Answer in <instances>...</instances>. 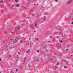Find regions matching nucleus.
I'll return each instance as SVG.
<instances>
[{
    "instance_id": "obj_1",
    "label": "nucleus",
    "mask_w": 73,
    "mask_h": 73,
    "mask_svg": "<svg viewBox=\"0 0 73 73\" xmlns=\"http://www.w3.org/2000/svg\"><path fill=\"white\" fill-rule=\"evenodd\" d=\"M47 47V46L46 45H45V46H43L44 48L45 49V50L46 51V53H48V50L47 49H46V47Z\"/></svg>"
},
{
    "instance_id": "obj_2",
    "label": "nucleus",
    "mask_w": 73,
    "mask_h": 73,
    "mask_svg": "<svg viewBox=\"0 0 73 73\" xmlns=\"http://www.w3.org/2000/svg\"><path fill=\"white\" fill-rule=\"evenodd\" d=\"M72 3V0H70L67 1V4H70Z\"/></svg>"
},
{
    "instance_id": "obj_3",
    "label": "nucleus",
    "mask_w": 73,
    "mask_h": 73,
    "mask_svg": "<svg viewBox=\"0 0 73 73\" xmlns=\"http://www.w3.org/2000/svg\"><path fill=\"white\" fill-rule=\"evenodd\" d=\"M12 40H13V41H14V43H17V40H16V39H15V40L14 39H12Z\"/></svg>"
},
{
    "instance_id": "obj_4",
    "label": "nucleus",
    "mask_w": 73,
    "mask_h": 73,
    "mask_svg": "<svg viewBox=\"0 0 73 73\" xmlns=\"http://www.w3.org/2000/svg\"><path fill=\"white\" fill-rule=\"evenodd\" d=\"M0 3H1V4H4V2H3V0H1L0 1Z\"/></svg>"
},
{
    "instance_id": "obj_5",
    "label": "nucleus",
    "mask_w": 73,
    "mask_h": 73,
    "mask_svg": "<svg viewBox=\"0 0 73 73\" xmlns=\"http://www.w3.org/2000/svg\"><path fill=\"white\" fill-rule=\"evenodd\" d=\"M21 25L22 27H24L25 25V23L22 24Z\"/></svg>"
},
{
    "instance_id": "obj_6",
    "label": "nucleus",
    "mask_w": 73,
    "mask_h": 73,
    "mask_svg": "<svg viewBox=\"0 0 73 73\" xmlns=\"http://www.w3.org/2000/svg\"><path fill=\"white\" fill-rule=\"evenodd\" d=\"M13 48H14V47L11 46L10 48V49H13Z\"/></svg>"
},
{
    "instance_id": "obj_7",
    "label": "nucleus",
    "mask_w": 73,
    "mask_h": 73,
    "mask_svg": "<svg viewBox=\"0 0 73 73\" xmlns=\"http://www.w3.org/2000/svg\"><path fill=\"white\" fill-rule=\"evenodd\" d=\"M35 40H36V41H38V38H37L36 37H35Z\"/></svg>"
},
{
    "instance_id": "obj_8",
    "label": "nucleus",
    "mask_w": 73,
    "mask_h": 73,
    "mask_svg": "<svg viewBox=\"0 0 73 73\" xmlns=\"http://www.w3.org/2000/svg\"><path fill=\"white\" fill-rule=\"evenodd\" d=\"M37 16V17H39V16H40V15H38V14H37L36 15Z\"/></svg>"
},
{
    "instance_id": "obj_9",
    "label": "nucleus",
    "mask_w": 73,
    "mask_h": 73,
    "mask_svg": "<svg viewBox=\"0 0 73 73\" xmlns=\"http://www.w3.org/2000/svg\"><path fill=\"white\" fill-rule=\"evenodd\" d=\"M46 17H44V21H46Z\"/></svg>"
},
{
    "instance_id": "obj_10",
    "label": "nucleus",
    "mask_w": 73,
    "mask_h": 73,
    "mask_svg": "<svg viewBox=\"0 0 73 73\" xmlns=\"http://www.w3.org/2000/svg\"><path fill=\"white\" fill-rule=\"evenodd\" d=\"M16 6L17 7H19V5L17 4Z\"/></svg>"
},
{
    "instance_id": "obj_11",
    "label": "nucleus",
    "mask_w": 73,
    "mask_h": 73,
    "mask_svg": "<svg viewBox=\"0 0 73 73\" xmlns=\"http://www.w3.org/2000/svg\"><path fill=\"white\" fill-rule=\"evenodd\" d=\"M59 41H60V42H61V43H62V40L60 41V40H59Z\"/></svg>"
},
{
    "instance_id": "obj_12",
    "label": "nucleus",
    "mask_w": 73,
    "mask_h": 73,
    "mask_svg": "<svg viewBox=\"0 0 73 73\" xmlns=\"http://www.w3.org/2000/svg\"><path fill=\"white\" fill-rule=\"evenodd\" d=\"M65 34H64L62 36V37H65Z\"/></svg>"
},
{
    "instance_id": "obj_13",
    "label": "nucleus",
    "mask_w": 73,
    "mask_h": 73,
    "mask_svg": "<svg viewBox=\"0 0 73 73\" xmlns=\"http://www.w3.org/2000/svg\"><path fill=\"white\" fill-rule=\"evenodd\" d=\"M16 29L17 30H19V28H17Z\"/></svg>"
},
{
    "instance_id": "obj_14",
    "label": "nucleus",
    "mask_w": 73,
    "mask_h": 73,
    "mask_svg": "<svg viewBox=\"0 0 73 73\" xmlns=\"http://www.w3.org/2000/svg\"><path fill=\"white\" fill-rule=\"evenodd\" d=\"M8 16V15H7V14H5V17L6 16Z\"/></svg>"
},
{
    "instance_id": "obj_15",
    "label": "nucleus",
    "mask_w": 73,
    "mask_h": 73,
    "mask_svg": "<svg viewBox=\"0 0 73 73\" xmlns=\"http://www.w3.org/2000/svg\"><path fill=\"white\" fill-rule=\"evenodd\" d=\"M68 50H68V49H66L65 51H68Z\"/></svg>"
},
{
    "instance_id": "obj_16",
    "label": "nucleus",
    "mask_w": 73,
    "mask_h": 73,
    "mask_svg": "<svg viewBox=\"0 0 73 73\" xmlns=\"http://www.w3.org/2000/svg\"><path fill=\"white\" fill-rule=\"evenodd\" d=\"M26 59V57H25L24 58V60H25Z\"/></svg>"
},
{
    "instance_id": "obj_17",
    "label": "nucleus",
    "mask_w": 73,
    "mask_h": 73,
    "mask_svg": "<svg viewBox=\"0 0 73 73\" xmlns=\"http://www.w3.org/2000/svg\"><path fill=\"white\" fill-rule=\"evenodd\" d=\"M24 64H25V63L24 62H23L22 63V65H24Z\"/></svg>"
},
{
    "instance_id": "obj_18",
    "label": "nucleus",
    "mask_w": 73,
    "mask_h": 73,
    "mask_svg": "<svg viewBox=\"0 0 73 73\" xmlns=\"http://www.w3.org/2000/svg\"><path fill=\"white\" fill-rule=\"evenodd\" d=\"M15 2L16 3H17V2H18V1L17 0H15Z\"/></svg>"
},
{
    "instance_id": "obj_19",
    "label": "nucleus",
    "mask_w": 73,
    "mask_h": 73,
    "mask_svg": "<svg viewBox=\"0 0 73 73\" xmlns=\"http://www.w3.org/2000/svg\"><path fill=\"white\" fill-rule=\"evenodd\" d=\"M53 58V57H52L51 58H49V60H52Z\"/></svg>"
},
{
    "instance_id": "obj_20",
    "label": "nucleus",
    "mask_w": 73,
    "mask_h": 73,
    "mask_svg": "<svg viewBox=\"0 0 73 73\" xmlns=\"http://www.w3.org/2000/svg\"><path fill=\"white\" fill-rule=\"evenodd\" d=\"M25 60H24L23 61V62H24L25 63Z\"/></svg>"
},
{
    "instance_id": "obj_21",
    "label": "nucleus",
    "mask_w": 73,
    "mask_h": 73,
    "mask_svg": "<svg viewBox=\"0 0 73 73\" xmlns=\"http://www.w3.org/2000/svg\"><path fill=\"white\" fill-rule=\"evenodd\" d=\"M46 56V55H43V57H45Z\"/></svg>"
},
{
    "instance_id": "obj_22",
    "label": "nucleus",
    "mask_w": 73,
    "mask_h": 73,
    "mask_svg": "<svg viewBox=\"0 0 73 73\" xmlns=\"http://www.w3.org/2000/svg\"><path fill=\"white\" fill-rule=\"evenodd\" d=\"M29 68H30L31 67V66H30V65H29Z\"/></svg>"
},
{
    "instance_id": "obj_23",
    "label": "nucleus",
    "mask_w": 73,
    "mask_h": 73,
    "mask_svg": "<svg viewBox=\"0 0 73 73\" xmlns=\"http://www.w3.org/2000/svg\"><path fill=\"white\" fill-rule=\"evenodd\" d=\"M59 65V63H57V65Z\"/></svg>"
},
{
    "instance_id": "obj_24",
    "label": "nucleus",
    "mask_w": 73,
    "mask_h": 73,
    "mask_svg": "<svg viewBox=\"0 0 73 73\" xmlns=\"http://www.w3.org/2000/svg\"><path fill=\"white\" fill-rule=\"evenodd\" d=\"M23 42V40H21L20 41V42H21H21Z\"/></svg>"
},
{
    "instance_id": "obj_25",
    "label": "nucleus",
    "mask_w": 73,
    "mask_h": 73,
    "mask_svg": "<svg viewBox=\"0 0 73 73\" xmlns=\"http://www.w3.org/2000/svg\"><path fill=\"white\" fill-rule=\"evenodd\" d=\"M28 51H29V53L30 52V49H29L28 50Z\"/></svg>"
},
{
    "instance_id": "obj_26",
    "label": "nucleus",
    "mask_w": 73,
    "mask_h": 73,
    "mask_svg": "<svg viewBox=\"0 0 73 73\" xmlns=\"http://www.w3.org/2000/svg\"><path fill=\"white\" fill-rule=\"evenodd\" d=\"M37 24L36 23L35 25V26L36 27L37 26Z\"/></svg>"
},
{
    "instance_id": "obj_27",
    "label": "nucleus",
    "mask_w": 73,
    "mask_h": 73,
    "mask_svg": "<svg viewBox=\"0 0 73 73\" xmlns=\"http://www.w3.org/2000/svg\"><path fill=\"white\" fill-rule=\"evenodd\" d=\"M58 0H55V1L56 2H57V1H58Z\"/></svg>"
},
{
    "instance_id": "obj_28",
    "label": "nucleus",
    "mask_w": 73,
    "mask_h": 73,
    "mask_svg": "<svg viewBox=\"0 0 73 73\" xmlns=\"http://www.w3.org/2000/svg\"><path fill=\"white\" fill-rule=\"evenodd\" d=\"M12 7H14V6L13 5H12Z\"/></svg>"
},
{
    "instance_id": "obj_29",
    "label": "nucleus",
    "mask_w": 73,
    "mask_h": 73,
    "mask_svg": "<svg viewBox=\"0 0 73 73\" xmlns=\"http://www.w3.org/2000/svg\"><path fill=\"white\" fill-rule=\"evenodd\" d=\"M18 54H21V53H19V52H18Z\"/></svg>"
},
{
    "instance_id": "obj_30",
    "label": "nucleus",
    "mask_w": 73,
    "mask_h": 73,
    "mask_svg": "<svg viewBox=\"0 0 73 73\" xmlns=\"http://www.w3.org/2000/svg\"><path fill=\"white\" fill-rule=\"evenodd\" d=\"M57 38H59V36H56Z\"/></svg>"
},
{
    "instance_id": "obj_31",
    "label": "nucleus",
    "mask_w": 73,
    "mask_h": 73,
    "mask_svg": "<svg viewBox=\"0 0 73 73\" xmlns=\"http://www.w3.org/2000/svg\"><path fill=\"white\" fill-rule=\"evenodd\" d=\"M64 68H67V67H66V66H64Z\"/></svg>"
},
{
    "instance_id": "obj_32",
    "label": "nucleus",
    "mask_w": 73,
    "mask_h": 73,
    "mask_svg": "<svg viewBox=\"0 0 73 73\" xmlns=\"http://www.w3.org/2000/svg\"><path fill=\"white\" fill-rule=\"evenodd\" d=\"M72 24H73V22H71Z\"/></svg>"
},
{
    "instance_id": "obj_33",
    "label": "nucleus",
    "mask_w": 73,
    "mask_h": 73,
    "mask_svg": "<svg viewBox=\"0 0 73 73\" xmlns=\"http://www.w3.org/2000/svg\"><path fill=\"white\" fill-rule=\"evenodd\" d=\"M32 16H35V15L34 14H32Z\"/></svg>"
},
{
    "instance_id": "obj_34",
    "label": "nucleus",
    "mask_w": 73,
    "mask_h": 73,
    "mask_svg": "<svg viewBox=\"0 0 73 73\" xmlns=\"http://www.w3.org/2000/svg\"><path fill=\"white\" fill-rule=\"evenodd\" d=\"M30 27L31 28L32 27V25H30Z\"/></svg>"
},
{
    "instance_id": "obj_35",
    "label": "nucleus",
    "mask_w": 73,
    "mask_h": 73,
    "mask_svg": "<svg viewBox=\"0 0 73 73\" xmlns=\"http://www.w3.org/2000/svg\"><path fill=\"white\" fill-rule=\"evenodd\" d=\"M42 8H44V7H42Z\"/></svg>"
},
{
    "instance_id": "obj_36",
    "label": "nucleus",
    "mask_w": 73,
    "mask_h": 73,
    "mask_svg": "<svg viewBox=\"0 0 73 73\" xmlns=\"http://www.w3.org/2000/svg\"><path fill=\"white\" fill-rule=\"evenodd\" d=\"M37 52H39V51L38 50H37Z\"/></svg>"
},
{
    "instance_id": "obj_37",
    "label": "nucleus",
    "mask_w": 73,
    "mask_h": 73,
    "mask_svg": "<svg viewBox=\"0 0 73 73\" xmlns=\"http://www.w3.org/2000/svg\"><path fill=\"white\" fill-rule=\"evenodd\" d=\"M4 33H7V32H4Z\"/></svg>"
},
{
    "instance_id": "obj_38",
    "label": "nucleus",
    "mask_w": 73,
    "mask_h": 73,
    "mask_svg": "<svg viewBox=\"0 0 73 73\" xmlns=\"http://www.w3.org/2000/svg\"><path fill=\"white\" fill-rule=\"evenodd\" d=\"M0 61H1V58H0Z\"/></svg>"
},
{
    "instance_id": "obj_39",
    "label": "nucleus",
    "mask_w": 73,
    "mask_h": 73,
    "mask_svg": "<svg viewBox=\"0 0 73 73\" xmlns=\"http://www.w3.org/2000/svg\"><path fill=\"white\" fill-rule=\"evenodd\" d=\"M26 53H29V52L26 51Z\"/></svg>"
},
{
    "instance_id": "obj_40",
    "label": "nucleus",
    "mask_w": 73,
    "mask_h": 73,
    "mask_svg": "<svg viewBox=\"0 0 73 73\" xmlns=\"http://www.w3.org/2000/svg\"><path fill=\"white\" fill-rule=\"evenodd\" d=\"M18 70L17 69V70H16V71L17 72V71Z\"/></svg>"
},
{
    "instance_id": "obj_41",
    "label": "nucleus",
    "mask_w": 73,
    "mask_h": 73,
    "mask_svg": "<svg viewBox=\"0 0 73 73\" xmlns=\"http://www.w3.org/2000/svg\"><path fill=\"white\" fill-rule=\"evenodd\" d=\"M29 4H31V2H29Z\"/></svg>"
},
{
    "instance_id": "obj_42",
    "label": "nucleus",
    "mask_w": 73,
    "mask_h": 73,
    "mask_svg": "<svg viewBox=\"0 0 73 73\" xmlns=\"http://www.w3.org/2000/svg\"><path fill=\"white\" fill-rule=\"evenodd\" d=\"M11 56L9 55V57H11Z\"/></svg>"
},
{
    "instance_id": "obj_43",
    "label": "nucleus",
    "mask_w": 73,
    "mask_h": 73,
    "mask_svg": "<svg viewBox=\"0 0 73 73\" xmlns=\"http://www.w3.org/2000/svg\"><path fill=\"white\" fill-rule=\"evenodd\" d=\"M45 60H46V58H45Z\"/></svg>"
},
{
    "instance_id": "obj_44",
    "label": "nucleus",
    "mask_w": 73,
    "mask_h": 73,
    "mask_svg": "<svg viewBox=\"0 0 73 73\" xmlns=\"http://www.w3.org/2000/svg\"><path fill=\"white\" fill-rule=\"evenodd\" d=\"M7 51V50H5V52H6V51Z\"/></svg>"
},
{
    "instance_id": "obj_45",
    "label": "nucleus",
    "mask_w": 73,
    "mask_h": 73,
    "mask_svg": "<svg viewBox=\"0 0 73 73\" xmlns=\"http://www.w3.org/2000/svg\"><path fill=\"white\" fill-rule=\"evenodd\" d=\"M37 5H38V4H36V7L37 6Z\"/></svg>"
},
{
    "instance_id": "obj_46",
    "label": "nucleus",
    "mask_w": 73,
    "mask_h": 73,
    "mask_svg": "<svg viewBox=\"0 0 73 73\" xmlns=\"http://www.w3.org/2000/svg\"><path fill=\"white\" fill-rule=\"evenodd\" d=\"M48 42H50V41H48Z\"/></svg>"
},
{
    "instance_id": "obj_47",
    "label": "nucleus",
    "mask_w": 73,
    "mask_h": 73,
    "mask_svg": "<svg viewBox=\"0 0 73 73\" xmlns=\"http://www.w3.org/2000/svg\"><path fill=\"white\" fill-rule=\"evenodd\" d=\"M50 38L52 37V36H50Z\"/></svg>"
},
{
    "instance_id": "obj_48",
    "label": "nucleus",
    "mask_w": 73,
    "mask_h": 73,
    "mask_svg": "<svg viewBox=\"0 0 73 73\" xmlns=\"http://www.w3.org/2000/svg\"><path fill=\"white\" fill-rule=\"evenodd\" d=\"M51 51H52V50H50V52Z\"/></svg>"
},
{
    "instance_id": "obj_49",
    "label": "nucleus",
    "mask_w": 73,
    "mask_h": 73,
    "mask_svg": "<svg viewBox=\"0 0 73 73\" xmlns=\"http://www.w3.org/2000/svg\"><path fill=\"white\" fill-rule=\"evenodd\" d=\"M11 33H12V31H11Z\"/></svg>"
},
{
    "instance_id": "obj_50",
    "label": "nucleus",
    "mask_w": 73,
    "mask_h": 73,
    "mask_svg": "<svg viewBox=\"0 0 73 73\" xmlns=\"http://www.w3.org/2000/svg\"><path fill=\"white\" fill-rule=\"evenodd\" d=\"M29 40H31V38H29Z\"/></svg>"
},
{
    "instance_id": "obj_51",
    "label": "nucleus",
    "mask_w": 73,
    "mask_h": 73,
    "mask_svg": "<svg viewBox=\"0 0 73 73\" xmlns=\"http://www.w3.org/2000/svg\"><path fill=\"white\" fill-rule=\"evenodd\" d=\"M17 35H18V33H17Z\"/></svg>"
},
{
    "instance_id": "obj_52",
    "label": "nucleus",
    "mask_w": 73,
    "mask_h": 73,
    "mask_svg": "<svg viewBox=\"0 0 73 73\" xmlns=\"http://www.w3.org/2000/svg\"><path fill=\"white\" fill-rule=\"evenodd\" d=\"M36 32V31H34V32L35 33Z\"/></svg>"
},
{
    "instance_id": "obj_53",
    "label": "nucleus",
    "mask_w": 73,
    "mask_h": 73,
    "mask_svg": "<svg viewBox=\"0 0 73 73\" xmlns=\"http://www.w3.org/2000/svg\"><path fill=\"white\" fill-rule=\"evenodd\" d=\"M1 67H3V66L1 65Z\"/></svg>"
},
{
    "instance_id": "obj_54",
    "label": "nucleus",
    "mask_w": 73,
    "mask_h": 73,
    "mask_svg": "<svg viewBox=\"0 0 73 73\" xmlns=\"http://www.w3.org/2000/svg\"><path fill=\"white\" fill-rule=\"evenodd\" d=\"M28 6H28V5H27V7H28Z\"/></svg>"
},
{
    "instance_id": "obj_55",
    "label": "nucleus",
    "mask_w": 73,
    "mask_h": 73,
    "mask_svg": "<svg viewBox=\"0 0 73 73\" xmlns=\"http://www.w3.org/2000/svg\"><path fill=\"white\" fill-rule=\"evenodd\" d=\"M29 19V18H27V19Z\"/></svg>"
},
{
    "instance_id": "obj_56",
    "label": "nucleus",
    "mask_w": 73,
    "mask_h": 73,
    "mask_svg": "<svg viewBox=\"0 0 73 73\" xmlns=\"http://www.w3.org/2000/svg\"><path fill=\"white\" fill-rule=\"evenodd\" d=\"M65 61H66V60H65Z\"/></svg>"
},
{
    "instance_id": "obj_57",
    "label": "nucleus",
    "mask_w": 73,
    "mask_h": 73,
    "mask_svg": "<svg viewBox=\"0 0 73 73\" xmlns=\"http://www.w3.org/2000/svg\"><path fill=\"white\" fill-rule=\"evenodd\" d=\"M60 59H61V58H60Z\"/></svg>"
},
{
    "instance_id": "obj_58",
    "label": "nucleus",
    "mask_w": 73,
    "mask_h": 73,
    "mask_svg": "<svg viewBox=\"0 0 73 73\" xmlns=\"http://www.w3.org/2000/svg\"><path fill=\"white\" fill-rule=\"evenodd\" d=\"M4 62H3V64H4Z\"/></svg>"
},
{
    "instance_id": "obj_59",
    "label": "nucleus",
    "mask_w": 73,
    "mask_h": 73,
    "mask_svg": "<svg viewBox=\"0 0 73 73\" xmlns=\"http://www.w3.org/2000/svg\"><path fill=\"white\" fill-rule=\"evenodd\" d=\"M68 32V31H67L66 32V33H67V32Z\"/></svg>"
},
{
    "instance_id": "obj_60",
    "label": "nucleus",
    "mask_w": 73,
    "mask_h": 73,
    "mask_svg": "<svg viewBox=\"0 0 73 73\" xmlns=\"http://www.w3.org/2000/svg\"><path fill=\"white\" fill-rule=\"evenodd\" d=\"M23 36H24V35L23 34Z\"/></svg>"
},
{
    "instance_id": "obj_61",
    "label": "nucleus",
    "mask_w": 73,
    "mask_h": 73,
    "mask_svg": "<svg viewBox=\"0 0 73 73\" xmlns=\"http://www.w3.org/2000/svg\"><path fill=\"white\" fill-rule=\"evenodd\" d=\"M12 17V16H11V17Z\"/></svg>"
},
{
    "instance_id": "obj_62",
    "label": "nucleus",
    "mask_w": 73,
    "mask_h": 73,
    "mask_svg": "<svg viewBox=\"0 0 73 73\" xmlns=\"http://www.w3.org/2000/svg\"><path fill=\"white\" fill-rule=\"evenodd\" d=\"M3 42H4V41H3Z\"/></svg>"
},
{
    "instance_id": "obj_63",
    "label": "nucleus",
    "mask_w": 73,
    "mask_h": 73,
    "mask_svg": "<svg viewBox=\"0 0 73 73\" xmlns=\"http://www.w3.org/2000/svg\"><path fill=\"white\" fill-rule=\"evenodd\" d=\"M0 73H1V72H0Z\"/></svg>"
},
{
    "instance_id": "obj_64",
    "label": "nucleus",
    "mask_w": 73,
    "mask_h": 73,
    "mask_svg": "<svg viewBox=\"0 0 73 73\" xmlns=\"http://www.w3.org/2000/svg\"><path fill=\"white\" fill-rule=\"evenodd\" d=\"M11 44H12V43H11Z\"/></svg>"
}]
</instances>
